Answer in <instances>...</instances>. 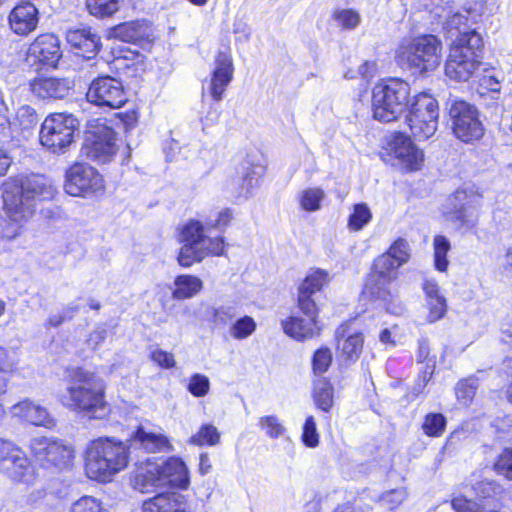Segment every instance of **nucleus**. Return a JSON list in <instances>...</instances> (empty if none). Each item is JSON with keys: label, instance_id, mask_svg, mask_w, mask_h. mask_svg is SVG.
<instances>
[{"label": "nucleus", "instance_id": "obj_1", "mask_svg": "<svg viewBox=\"0 0 512 512\" xmlns=\"http://www.w3.org/2000/svg\"><path fill=\"white\" fill-rule=\"evenodd\" d=\"M4 219H0V235L13 239L33 217L37 202L51 200L56 189L50 179L41 174L7 178L2 186Z\"/></svg>", "mask_w": 512, "mask_h": 512}, {"label": "nucleus", "instance_id": "obj_2", "mask_svg": "<svg viewBox=\"0 0 512 512\" xmlns=\"http://www.w3.org/2000/svg\"><path fill=\"white\" fill-rule=\"evenodd\" d=\"M231 209H223L207 216L203 221L190 219L178 228V242L181 244L177 262L181 267L189 268L210 256H222L225 252V240L222 236H210L211 231H223L231 222Z\"/></svg>", "mask_w": 512, "mask_h": 512}, {"label": "nucleus", "instance_id": "obj_3", "mask_svg": "<svg viewBox=\"0 0 512 512\" xmlns=\"http://www.w3.org/2000/svg\"><path fill=\"white\" fill-rule=\"evenodd\" d=\"M64 380L68 385L59 396L64 407L96 419L107 415L109 409L105 400V385L94 372L82 367H70L65 370Z\"/></svg>", "mask_w": 512, "mask_h": 512}, {"label": "nucleus", "instance_id": "obj_4", "mask_svg": "<svg viewBox=\"0 0 512 512\" xmlns=\"http://www.w3.org/2000/svg\"><path fill=\"white\" fill-rule=\"evenodd\" d=\"M130 446L115 437L91 440L84 451L86 476L97 483H111L129 465Z\"/></svg>", "mask_w": 512, "mask_h": 512}, {"label": "nucleus", "instance_id": "obj_5", "mask_svg": "<svg viewBox=\"0 0 512 512\" xmlns=\"http://www.w3.org/2000/svg\"><path fill=\"white\" fill-rule=\"evenodd\" d=\"M132 485L141 493L164 488L187 490L190 485V471L179 456L166 459L149 458L138 464Z\"/></svg>", "mask_w": 512, "mask_h": 512}, {"label": "nucleus", "instance_id": "obj_6", "mask_svg": "<svg viewBox=\"0 0 512 512\" xmlns=\"http://www.w3.org/2000/svg\"><path fill=\"white\" fill-rule=\"evenodd\" d=\"M442 41L432 34L404 37L396 50V62L414 76H427L442 63Z\"/></svg>", "mask_w": 512, "mask_h": 512}, {"label": "nucleus", "instance_id": "obj_7", "mask_svg": "<svg viewBox=\"0 0 512 512\" xmlns=\"http://www.w3.org/2000/svg\"><path fill=\"white\" fill-rule=\"evenodd\" d=\"M482 46V38L476 31L460 33L450 46L445 75L456 82H468L478 77L482 66Z\"/></svg>", "mask_w": 512, "mask_h": 512}, {"label": "nucleus", "instance_id": "obj_8", "mask_svg": "<svg viewBox=\"0 0 512 512\" xmlns=\"http://www.w3.org/2000/svg\"><path fill=\"white\" fill-rule=\"evenodd\" d=\"M399 266L395 260L385 253L377 257L363 289V295L381 302L390 314L400 316L405 312V305L391 291V283L398 277Z\"/></svg>", "mask_w": 512, "mask_h": 512}, {"label": "nucleus", "instance_id": "obj_9", "mask_svg": "<svg viewBox=\"0 0 512 512\" xmlns=\"http://www.w3.org/2000/svg\"><path fill=\"white\" fill-rule=\"evenodd\" d=\"M410 91V85L399 78L377 83L372 90L374 119L385 123L397 120L411 103Z\"/></svg>", "mask_w": 512, "mask_h": 512}, {"label": "nucleus", "instance_id": "obj_10", "mask_svg": "<svg viewBox=\"0 0 512 512\" xmlns=\"http://www.w3.org/2000/svg\"><path fill=\"white\" fill-rule=\"evenodd\" d=\"M406 112L405 122L415 139L426 140L435 134L439 105L433 96L427 93L413 96Z\"/></svg>", "mask_w": 512, "mask_h": 512}, {"label": "nucleus", "instance_id": "obj_11", "mask_svg": "<svg viewBox=\"0 0 512 512\" xmlns=\"http://www.w3.org/2000/svg\"><path fill=\"white\" fill-rule=\"evenodd\" d=\"M79 122L67 113L48 115L40 129V143L53 153L64 152L74 141V133Z\"/></svg>", "mask_w": 512, "mask_h": 512}, {"label": "nucleus", "instance_id": "obj_12", "mask_svg": "<svg viewBox=\"0 0 512 512\" xmlns=\"http://www.w3.org/2000/svg\"><path fill=\"white\" fill-rule=\"evenodd\" d=\"M105 188L103 176L87 163H75L66 171L64 189L71 196L92 198L102 195Z\"/></svg>", "mask_w": 512, "mask_h": 512}, {"label": "nucleus", "instance_id": "obj_13", "mask_svg": "<svg viewBox=\"0 0 512 512\" xmlns=\"http://www.w3.org/2000/svg\"><path fill=\"white\" fill-rule=\"evenodd\" d=\"M452 131L465 143L479 140L484 135V126L478 109L463 100H454L449 108Z\"/></svg>", "mask_w": 512, "mask_h": 512}, {"label": "nucleus", "instance_id": "obj_14", "mask_svg": "<svg viewBox=\"0 0 512 512\" xmlns=\"http://www.w3.org/2000/svg\"><path fill=\"white\" fill-rule=\"evenodd\" d=\"M118 150L114 130L106 125H99L87 132L81 153L91 161L106 164L114 160Z\"/></svg>", "mask_w": 512, "mask_h": 512}, {"label": "nucleus", "instance_id": "obj_15", "mask_svg": "<svg viewBox=\"0 0 512 512\" xmlns=\"http://www.w3.org/2000/svg\"><path fill=\"white\" fill-rule=\"evenodd\" d=\"M86 96L89 102L112 109L122 107L127 100L122 83L109 76L94 80Z\"/></svg>", "mask_w": 512, "mask_h": 512}, {"label": "nucleus", "instance_id": "obj_16", "mask_svg": "<svg viewBox=\"0 0 512 512\" xmlns=\"http://www.w3.org/2000/svg\"><path fill=\"white\" fill-rule=\"evenodd\" d=\"M388 151L394 159V165L405 171H417L423 166V151L408 136L402 133L393 136L388 143Z\"/></svg>", "mask_w": 512, "mask_h": 512}, {"label": "nucleus", "instance_id": "obj_17", "mask_svg": "<svg viewBox=\"0 0 512 512\" xmlns=\"http://www.w3.org/2000/svg\"><path fill=\"white\" fill-rule=\"evenodd\" d=\"M444 219L451 222L456 228H472L477 220V211L471 205L467 193L462 190L456 191L446 199L442 207Z\"/></svg>", "mask_w": 512, "mask_h": 512}, {"label": "nucleus", "instance_id": "obj_18", "mask_svg": "<svg viewBox=\"0 0 512 512\" xmlns=\"http://www.w3.org/2000/svg\"><path fill=\"white\" fill-rule=\"evenodd\" d=\"M234 74L233 59L230 51H219L214 59L208 91L214 101L219 102Z\"/></svg>", "mask_w": 512, "mask_h": 512}, {"label": "nucleus", "instance_id": "obj_19", "mask_svg": "<svg viewBox=\"0 0 512 512\" xmlns=\"http://www.w3.org/2000/svg\"><path fill=\"white\" fill-rule=\"evenodd\" d=\"M129 441V446H136L147 453H166L174 450L170 439L161 428L139 426Z\"/></svg>", "mask_w": 512, "mask_h": 512}, {"label": "nucleus", "instance_id": "obj_20", "mask_svg": "<svg viewBox=\"0 0 512 512\" xmlns=\"http://www.w3.org/2000/svg\"><path fill=\"white\" fill-rule=\"evenodd\" d=\"M0 473L13 482L26 485L34 483L36 479L35 468L20 446L0 467Z\"/></svg>", "mask_w": 512, "mask_h": 512}, {"label": "nucleus", "instance_id": "obj_21", "mask_svg": "<svg viewBox=\"0 0 512 512\" xmlns=\"http://www.w3.org/2000/svg\"><path fill=\"white\" fill-rule=\"evenodd\" d=\"M38 15V10L33 4L29 2L21 3L8 14V26L13 33L26 36L37 28Z\"/></svg>", "mask_w": 512, "mask_h": 512}, {"label": "nucleus", "instance_id": "obj_22", "mask_svg": "<svg viewBox=\"0 0 512 512\" xmlns=\"http://www.w3.org/2000/svg\"><path fill=\"white\" fill-rule=\"evenodd\" d=\"M72 87L69 79L57 77L40 76L30 83L31 92L43 100L62 99L70 93Z\"/></svg>", "mask_w": 512, "mask_h": 512}, {"label": "nucleus", "instance_id": "obj_23", "mask_svg": "<svg viewBox=\"0 0 512 512\" xmlns=\"http://www.w3.org/2000/svg\"><path fill=\"white\" fill-rule=\"evenodd\" d=\"M13 417L35 426L52 428L55 425L54 419L45 407L25 399L10 408Z\"/></svg>", "mask_w": 512, "mask_h": 512}, {"label": "nucleus", "instance_id": "obj_24", "mask_svg": "<svg viewBox=\"0 0 512 512\" xmlns=\"http://www.w3.org/2000/svg\"><path fill=\"white\" fill-rule=\"evenodd\" d=\"M28 54L40 63L55 66L61 57L59 39L50 33L39 35L31 43Z\"/></svg>", "mask_w": 512, "mask_h": 512}, {"label": "nucleus", "instance_id": "obj_25", "mask_svg": "<svg viewBox=\"0 0 512 512\" xmlns=\"http://www.w3.org/2000/svg\"><path fill=\"white\" fill-rule=\"evenodd\" d=\"M422 289L425 295V308L427 309L426 322L433 324L446 315L447 300L434 279H425Z\"/></svg>", "mask_w": 512, "mask_h": 512}, {"label": "nucleus", "instance_id": "obj_26", "mask_svg": "<svg viewBox=\"0 0 512 512\" xmlns=\"http://www.w3.org/2000/svg\"><path fill=\"white\" fill-rule=\"evenodd\" d=\"M262 175L263 167L261 165L245 164L240 178L230 184L234 197L243 200L251 198L260 185Z\"/></svg>", "mask_w": 512, "mask_h": 512}, {"label": "nucleus", "instance_id": "obj_27", "mask_svg": "<svg viewBox=\"0 0 512 512\" xmlns=\"http://www.w3.org/2000/svg\"><path fill=\"white\" fill-rule=\"evenodd\" d=\"M284 333L290 338L303 342L319 334L318 320L291 315L281 321Z\"/></svg>", "mask_w": 512, "mask_h": 512}, {"label": "nucleus", "instance_id": "obj_28", "mask_svg": "<svg viewBox=\"0 0 512 512\" xmlns=\"http://www.w3.org/2000/svg\"><path fill=\"white\" fill-rule=\"evenodd\" d=\"M142 512H188V505L181 494L160 493L143 502Z\"/></svg>", "mask_w": 512, "mask_h": 512}, {"label": "nucleus", "instance_id": "obj_29", "mask_svg": "<svg viewBox=\"0 0 512 512\" xmlns=\"http://www.w3.org/2000/svg\"><path fill=\"white\" fill-rule=\"evenodd\" d=\"M66 39L76 54L88 59L93 57L100 47V37L90 29L69 30Z\"/></svg>", "mask_w": 512, "mask_h": 512}, {"label": "nucleus", "instance_id": "obj_30", "mask_svg": "<svg viewBox=\"0 0 512 512\" xmlns=\"http://www.w3.org/2000/svg\"><path fill=\"white\" fill-rule=\"evenodd\" d=\"M151 36L150 26L146 21H131L119 24L108 32L110 39L125 43H137L148 40Z\"/></svg>", "mask_w": 512, "mask_h": 512}, {"label": "nucleus", "instance_id": "obj_31", "mask_svg": "<svg viewBox=\"0 0 512 512\" xmlns=\"http://www.w3.org/2000/svg\"><path fill=\"white\" fill-rule=\"evenodd\" d=\"M337 335V349L341 357L346 360L355 361L359 358L364 344L362 333L354 332L347 333L346 327L341 326L336 331Z\"/></svg>", "mask_w": 512, "mask_h": 512}, {"label": "nucleus", "instance_id": "obj_32", "mask_svg": "<svg viewBox=\"0 0 512 512\" xmlns=\"http://www.w3.org/2000/svg\"><path fill=\"white\" fill-rule=\"evenodd\" d=\"M203 289V281L191 274H181L175 277L170 290L175 300H187L197 296Z\"/></svg>", "mask_w": 512, "mask_h": 512}, {"label": "nucleus", "instance_id": "obj_33", "mask_svg": "<svg viewBox=\"0 0 512 512\" xmlns=\"http://www.w3.org/2000/svg\"><path fill=\"white\" fill-rule=\"evenodd\" d=\"M50 452L49 459L46 460L43 467H54L59 470H64L72 465L74 448L71 444L58 439L55 446H52V451Z\"/></svg>", "mask_w": 512, "mask_h": 512}, {"label": "nucleus", "instance_id": "obj_34", "mask_svg": "<svg viewBox=\"0 0 512 512\" xmlns=\"http://www.w3.org/2000/svg\"><path fill=\"white\" fill-rule=\"evenodd\" d=\"M416 357L419 364H424L423 369L420 371L419 382L417 384L420 391L432 378L436 367V358L430 355V347L425 340L419 342Z\"/></svg>", "mask_w": 512, "mask_h": 512}, {"label": "nucleus", "instance_id": "obj_35", "mask_svg": "<svg viewBox=\"0 0 512 512\" xmlns=\"http://www.w3.org/2000/svg\"><path fill=\"white\" fill-rule=\"evenodd\" d=\"M187 442L197 447H214L221 442V432L213 424L203 423Z\"/></svg>", "mask_w": 512, "mask_h": 512}, {"label": "nucleus", "instance_id": "obj_36", "mask_svg": "<svg viewBox=\"0 0 512 512\" xmlns=\"http://www.w3.org/2000/svg\"><path fill=\"white\" fill-rule=\"evenodd\" d=\"M58 439L53 437L38 436L30 440L28 448L32 457L44 466L47 459H49L52 446H55Z\"/></svg>", "mask_w": 512, "mask_h": 512}, {"label": "nucleus", "instance_id": "obj_37", "mask_svg": "<svg viewBox=\"0 0 512 512\" xmlns=\"http://www.w3.org/2000/svg\"><path fill=\"white\" fill-rule=\"evenodd\" d=\"M330 277L328 272L322 269H313L308 272L299 286V291L313 295L328 284Z\"/></svg>", "mask_w": 512, "mask_h": 512}, {"label": "nucleus", "instance_id": "obj_38", "mask_svg": "<svg viewBox=\"0 0 512 512\" xmlns=\"http://www.w3.org/2000/svg\"><path fill=\"white\" fill-rule=\"evenodd\" d=\"M313 397L315 404L323 411H329L333 405V387L325 379L320 378L314 382Z\"/></svg>", "mask_w": 512, "mask_h": 512}, {"label": "nucleus", "instance_id": "obj_39", "mask_svg": "<svg viewBox=\"0 0 512 512\" xmlns=\"http://www.w3.org/2000/svg\"><path fill=\"white\" fill-rule=\"evenodd\" d=\"M325 193L321 188L310 187L299 193L298 201L300 207L307 212H315L321 208Z\"/></svg>", "mask_w": 512, "mask_h": 512}, {"label": "nucleus", "instance_id": "obj_40", "mask_svg": "<svg viewBox=\"0 0 512 512\" xmlns=\"http://www.w3.org/2000/svg\"><path fill=\"white\" fill-rule=\"evenodd\" d=\"M259 428L270 439H278L287 433V429L276 415H265L259 418Z\"/></svg>", "mask_w": 512, "mask_h": 512}, {"label": "nucleus", "instance_id": "obj_41", "mask_svg": "<svg viewBox=\"0 0 512 512\" xmlns=\"http://www.w3.org/2000/svg\"><path fill=\"white\" fill-rule=\"evenodd\" d=\"M371 219L372 213L366 204H355L348 217V229L350 231L358 232L362 230L371 221Z\"/></svg>", "mask_w": 512, "mask_h": 512}, {"label": "nucleus", "instance_id": "obj_42", "mask_svg": "<svg viewBox=\"0 0 512 512\" xmlns=\"http://www.w3.org/2000/svg\"><path fill=\"white\" fill-rule=\"evenodd\" d=\"M433 248L435 268L440 272H445L449 265L447 254L451 248L450 242L445 236L437 235L433 239Z\"/></svg>", "mask_w": 512, "mask_h": 512}, {"label": "nucleus", "instance_id": "obj_43", "mask_svg": "<svg viewBox=\"0 0 512 512\" xmlns=\"http://www.w3.org/2000/svg\"><path fill=\"white\" fill-rule=\"evenodd\" d=\"M86 7L92 16L105 18L119 10V0H86Z\"/></svg>", "mask_w": 512, "mask_h": 512}, {"label": "nucleus", "instance_id": "obj_44", "mask_svg": "<svg viewBox=\"0 0 512 512\" xmlns=\"http://www.w3.org/2000/svg\"><path fill=\"white\" fill-rule=\"evenodd\" d=\"M67 512H110L103 502L91 495H84L73 501Z\"/></svg>", "mask_w": 512, "mask_h": 512}, {"label": "nucleus", "instance_id": "obj_45", "mask_svg": "<svg viewBox=\"0 0 512 512\" xmlns=\"http://www.w3.org/2000/svg\"><path fill=\"white\" fill-rule=\"evenodd\" d=\"M500 89L501 82L493 71H485V74L478 79V93L482 97L489 95L492 99H498Z\"/></svg>", "mask_w": 512, "mask_h": 512}, {"label": "nucleus", "instance_id": "obj_46", "mask_svg": "<svg viewBox=\"0 0 512 512\" xmlns=\"http://www.w3.org/2000/svg\"><path fill=\"white\" fill-rule=\"evenodd\" d=\"M256 327V322L252 317L243 316L231 324L229 334L235 340H243L251 336Z\"/></svg>", "mask_w": 512, "mask_h": 512}, {"label": "nucleus", "instance_id": "obj_47", "mask_svg": "<svg viewBox=\"0 0 512 512\" xmlns=\"http://www.w3.org/2000/svg\"><path fill=\"white\" fill-rule=\"evenodd\" d=\"M19 353L11 348L0 345V373L4 375H14L19 370Z\"/></svg>", "mask_w": 512, "mask_h": 512}, {"label": "nucleus", "instance_id": "obj_48", "mask_svg": "<svg viewBox=\"0 0 512 512\" xmlns=\"http://www.w3.org/2000/svg\"><path fill=\"white\" fill-rule=\"evenodd\" d=\"M446 427V418L441 413H430L424 418L422 429L429 437H440Z\"/></svg>", "mask_w": 512, "mask_h": 512}, {"label": "nucleus", "instance_id": "obj_49", "mask_svg": "<svg viewBox=\"0 0 512 512\" xmlns=\"http://www.w3.org/2000/svg\"><path fill=\"white\" fill-rule=\"evenodd\" d=\"M478 389V379L476 377H469L460 381L456 387V396L458 401L464 405L468 406Z\"/></svg>", "mask_w": 512, "mask_h": 512}, {"label": "nucleus", "instance_id": "obj_50", "mask_svg": "<svg viewBox=\"0 0 512 512\" xmlns=\"http://www.w3.org/2000/svg\"><path fill=\"white\" fill-rule=\"evenodd\" d=\"M333 20L343 29H355L361 22L360 14L354 9H337L333 12Z\"/></svg>", "mask_w": 512, "mask_h": 512}, {"label": "nucleus", "instance_id": "obj_51", "mask_svg": "<svg viewBox=\"0 0 512 512\" xmlns=\"http://www.w3.org/2000/svg\"><path fill=\"white\" fill-rule=\"evenodd\" d=\"M494 471L505 479L512 481V449H504L493 464Z\"/></svg>", "mask_w": 512, "mask_h": 512}, {"label": "nucleus", "instance_id": "obj_52", "mask_svg": "<svg viewBox=\"0 0 512 512\" xmlns=\"http://www.w3.org/2000/svg\"><path fill=\"white\" fill-rule=\"evenodd\" d=\"M410 252L411 249L408 242L402 238H399L394 241V243L389 247L385 254L389 255L391 259L395 260L399 266H402L408 262L410 258Z\"/></svg>", "mask_w": 512, "mask_h": 512}, {"label": "nucleus", "instance_id": "obj_53", "mask_svg": "<svg viewBox=\"0 0 512 512\" xmlns=\"http://www.w3.org/2000/svg\"><path fill=\"white\" fill-rule=\"evenodd\" d=\"M332 352L322 347L315 351L312 359L313 372L318 375L325 373L332 363Z\"/></svg>", "mask_w": 512, "mask_h": 512}, {"label": "nucleus", "instance_id": "obj_54", "mask_svg": "<svg viewBox=\"0 0 512 512\" xmlns=\"http://www.w3.org/2000/svg\"><path fill=\"white\" fill-rule=\"evenodd\" d=\"M187 389L195 397H204L210 390L209 378L206 375L196 373L190 377Z\"/></svg>", "mask_w": 512, "mask_h": 512}, {"label": "nucleus", "instance_id": "obj_55", "mask_svg": "<svg viewBox=\"0 0 512 512\" xmlns=\"http://www.w3.org/2000/svg\"><path fill=\"white\" fill-rule=\"evenodd\" d=\"M476 494L481 498H496L503 493V487L494 480H483L474 486Z\"/></svg>", "mask_w": 512, "mask_h": 512}, {"label": "nucleus", "instance_id": "obj_56", "mask_svg": "<svg viewBox=\"0 0 512 512\" xmlns=\"http://www.w3.org/2000/svg\"><path fill=\"white\" fill-rule=\"evenodd\" d=\"M297 306L299 310L305 315V317L308 319L317 320L318 308L315 301L312 299V295L298 290Z\"/></svg>", "mask_w": 512, "mask_h": 512}, {"label": "nucleus", "instance_id": "obj_57", "mask_svg": "<svg viewBox=\"0 0 512 512\" xmlns=\"http://www.w3.org/2000/svg\"><path fill=\"white\" fill-rule=\"evenodd\" d=\"M302 441L310 448H315L319 444V434L317 432L316 421L313 416H308L305 420L302 432Z\"/></svg>", "mask_w": 512, "mask_h": 512}, {"label": "nucleus", "instance_id": "obj_58", "mask_svg": "<svg viewBox=\"0 0 512 512\" xmlns=\"http://www.w3.org/2000/svg\"><path fill=\"white\" fill-rule=\"evenodd\" d=\"M15 124L10 121L8 115V106L3 95L0 93V136L11 137Z\"/></svg>", "mask_w": 512, "mask_h": 512}, {"label": "nucleus", "instance_id": "obj_59", "mask_svg": "<svg viewBox=\"0 0 512 512\" xmlns=\"http://www.w3.org/2000/svg\"><path fill=\"white\" fill-rule=\"evenodd\" d=\"M16 117L23 129H28L37 122L35 109L29 105L21 106L17 111Z\"/></svg>", "mask_w": 512, "mask_h": 512}, {"label": "nucleus", "instance_id": "obj_60", "mask_svg": "<svg viewBox=\"0 0 512 512\" xmlns=\"http://www.w3.org/2000/svg\"><path fill=\"white\" fill-rule=\"evenodd\" d=\"M151 359L165 369L173 368L176 365L174 355L159 348L151 352Z\"/></svg>", "mask_w": 512, "mask_h": 512}, {"label": "nucleus", "instance_id": "obj_61", "mask_svg": "<svg viewBox=\"0 0 512 512\" xmlns=\"http://www.w3.org/2000/svg\"><path fill=\"white\" fill-rule=\"evenodd\" d=\"M108 336V330L103 326H97L93 329L86 340L87 346L92 350H97Z\"/></svg>", "mask_w": 512, "mask_h": 512}, {"label": "nucleus", "instance_id": "obj_62", "mask_svg": "<svg viewBox=\"0 0 512 512\" xmlns=\"http://www.w3.org/2000/svg\"><path fill=\"white\" fill-rule=\"evenodd\" d=\"M232 31L235 35L236 42L246 43L249 41L251 36V28L244 20H235L233 23Z\"/></svg>", "mask_w": 512, "mask_h": 512}, {"label": "nucleus", "instance_id": "obj_63", "mask_svg": "<svg viewBox=\"0 0 512 512\" xmlns=\"http://www.w3.org/2000/svg\"><path fill=\"white\" fill-rule=\"evenodd\" d=\"M451 505L455 512H484L476 502L464 497L454 498Z\"/></svg>", "mask_w": 512, "mask_h": 512}, {"label": "nucleus", "instance_id": "obj_64", "mask_svg": "<svg viewBox=\"0 0 512 512\" xmlns=\"http://www.w3.org/2000/svg\"><path fill=\"white\" fill-rule=\"evenodd\" d=\"M235 317L233 308L228 306H221L215 308L213 311V321L216 325H225L228 321Z\"/></svg>", "mask_w": 512, "mask_h": 512}]
</instances>
